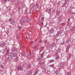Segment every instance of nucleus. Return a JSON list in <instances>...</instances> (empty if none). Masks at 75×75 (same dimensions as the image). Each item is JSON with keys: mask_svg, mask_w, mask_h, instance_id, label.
I'll list each match as a JSON object with an SVG mask.
<instances>
[{"mask_svg": "<svg viewBox=\"0 0 75 75\" xmlns=\"http://www.w3.org/2000/svg\"><path fill=\"white\" fill-rule=\"evenodd\" d=\"M68 0H64V3H66V4H67V2L68 1Z\"/></svg>", "mask_w": 75, "mask_h": 75, "instance_id": "nucleus-43", "label": "nucleus"}, {"mask_svg": "<svg viewBox=\"0 0 75 75\" xmlns=\"http://www.w3.org/2000/svg\"><path fill=\"white\" fill-rule=\"evenodd\" d=\"M14 1H15V0H11V1L12 3H13V2H14Z\"/></svg>", "mask_w": 75, "mask_h": 75, "instance_id": "nucleus-48", "label": "nucleus"}, {"mask_svg": "<svg viewBox=\"0 0 75 75\" xmlns=\"http://www.w3.org/2000/svg\"><path fill=\"white\" fill-rule=\"evenodd\" d=\"M55 73L56 74H59V71L58 70H56L55 71Z\"/></svg>", "mask_w": 75, "mask_h": 75, "instance_id": "nucleus-31", "label": "nucleus"}, {"mask_svg": "<svg viewBox=\"0 0 75 75\" xmlns=\"http://www.w3.org/2000/svg\"><path fill=\"white\" fill-rule=\"evenodd\" d=\"M6 45V43L3 42L0 44V47H5Z\"/></svg>", "mask_w": 75, "mask_h": 75, "instance_id": "nucleus-5", "label": "nucleus"}, {"mask_svg": "<svg viewBox=\"0 0 75 75\" xmlns=\"http://www.w3.org/2000/svg\"><path fill=\"white\" fill-rule=\"evenodd\" d=\"M0 67H1L2 69H3V64L0 65Z\"/></svg>", "mask_w": 75, "mask_h": 75, "instance_id": "nucleus-36", "label": "nucleus"}, {"mask_svg": "<svg viewBox=\"0 0 75 75\" xmlns=\"http://www.w3.org/2000/svg\"><path fill=\"white\" fill-rule=\"evenodd\" d=\"M71 42V40H66V43H68L69 42Z\"/></svg>", "mask_w": 75, "mask_h": 75, "instance_id": "nucleus-28", "label": "nucleus"}, {"mask_svg": "<svg viewBox=\"0 0 75 75\" xmlns=\"http://www.w3.org/2000/svg\"><path fill=\"white\" fill-rule=\"evenodd\" d=\"M45 11H46V12H48V9H46V10H45Z\"/></svg>", "mask_w": 75, "mask_h": 75, "instance_id": "nucleus-54", "label": "nucleus"}, {"mask_svg": "<svg viewBox=\"0 0 75 75\" xmlns=\"http://www.w3.org/2000/svg\"><path fill=\"white\" fill-rule=\"evenodd\" d=\"M55 45H56L55 43H52L51 44V46L50 47V48H51V49H52V48H53L54 47V46H55Z\"/></svg>", "mask_w": 75, "mask_h": 75, "instance_id": "nucleus-7", "label": "nucleus"}, {"mask_svg": "<svg viewBox=\"0 0 75 75\" xmlns=\"http://www.w3.org/2000/svg\"><path fill=\"white\" fill-rule=\"evenodd\" d=\"M61 25H62L63 26V25H65L66 24H64V23H62L61 24Z\"/></svg>", "mask_w": 75, "mask_h": 75, "instance_id": "nucleus-41", "label": "nucleus"}, {"mask_svg": "<svg viewBox=\"0 0 75 75\" xmlns=\"http://www.w3.org/2000/svg\"><path fill=\"white\" fill-rule=\"evenodd\" d=\"M32 73H33V71L32 70H29L27 72V75H31Z\"/></svg>", "mask_w": 75, "mask_h": 75, "instance_id": "nucleus-4", "label": "nucleus"}, {"mask_svg": "<svg viewBox=\"0 0 75 75\" xmlns=\"http://www.w3.org/2000/svg\"><path fill=\"white\" fill-rule=\"evenodd\" d=\"M47 41L45 40L44 42V43L45 44H46V43H47Z\"/></svg>", "mask_w": 75, "mask_h": 75, "instance_id": "nucleus-51", "label": "nucleus"}, {"mask_svg": "<svg viewBox=\"0 0 75 75\" xmlns=\"http://www.w3.org/2000/svg\"><path fill=\"white\" fill-rule=\"evenodd\" d=\"M28 58H30H30H31V55L30 54H29L28 56Z\"/></svg>", "mask_w": 75, "mask_h": 75, "instance_id": "nucleus-34", "label": "nucleus"}, {"mask_svg": "<svg viewBox=\"0 0 75 75\" xmlns=\"http://www.w3.org/2000/svg\"><path fill=\"white\" fill-rule=\"evenodd\" d=\"M54 32V29H50L49 31V33L51 34H52L53 32Z\"/></svg>", "mask_w": 75, "mask_h": 75, "instance_id": "nucleus-6", "label": "nucleus"}, {"mask_svg": "<svg viewBox=\"0 0 75 75\" xmlns=\"http://www.w3.org/2000/svg\"><path fill=\"white\" fill-rule=\"evenodd\" d=\"M60 3H61V2H60V1H58L57 3V5H58V6H59V5L60 4Z\"/></svg>", "mask_w": 75, "mask_h": 75, "instance_id": "nucleus-42", "label": "nucleus"}, {"mask_svg": "<svg viewBox=\"0 0 75 75\" xmlns=\"http://www.w3.org/2000/svg\"><path fill=\"white\" fill-rule=\"evenodd\" d=\"M28 21H31V19H27Z\"/></svg>", "mask_w": 75, "mask_h": 75, "instance_id": "nucleus-45", "label": "nucleus"}, {"mask_svg": "<svg viewBox=\"0 0 75 75\" xmlns=\"http://www.w3.org/2000/svg\"><path fill=\"white\" fill-rule=\"evenodd\" d=\"M41 20L42 21H43L44 20V18L43 17H42L41 18Z\"/></svg>", "mask_w": 75, "mask_h": 75, "instance_id": "nucleus-40", "label": "nucleus"}, {"mask_svg": "<svg viewBox=\"0 0 75 75\" xmlns=\"http://www.w3.org/2000/svg\"><path fill=\"white\" fill-rule=\"evenodd\" d=\"M19 38L18 37V36H17V35H16V38Z\"/></svg>", "mask_w": 75, "mask_h": 75, "instance_id": "nucleus-58", "label": "nucleus"}, {"mask_svg": "<svg viewBox=\"0 0 75 75\" xmlns=\"http://www.w3.org/2000/svg\"><path fill=\"white\" fill-rule=\"evenodd\" d=\"M36 6L37 7H38V4H36Z\"/></svg>", "mask_w": 75, "mask_h": 75, "instance_id": "nucleus-52", "label": "nucleus"}, {"mask_svg": "<svg viewBox=\"0 0 75 75\" xmlns=\"http://www.w3.org/2000/svg\"><path fill=\"white\" fill-rule=\"evenodd\" d=\"M31 43H34V42L33 41H32L31 42Z\"/></svg>", "mask_w": 75, "mask_h": 75, "instance_id": "nucleus-59", "label": "nucleus"}, {"mask_svg": "<svg viewBox=\"0 0 75 75\" xmlns=\"http://www.w3.org/2000/svg\"><path fill=\"white\" fill-rule=\"evenodd\" d=\"M18 57H16L15 58V61H17L18 60Z\"/></svg>", "mask_w": 75, "mask_h": 75, "instance_id": "nucleus-35", "label": "nucleus"}, {"mask_svg": "<svg viewBox=\"0 0 75 75\" xmlns=\"http://www.w3.org/2000/svg\"><path fill=\"white\" fill-rule=\"evenodd\" d=\"M50 67H54V64H51V65H50Z\"/></svg>", "mask_w": 75, "mask_h": 75, "instance_id": "nucleus-39", "label": "nucleus"}, {"mask_svg": "<svg viewBox=\"0 0 75 75\" xmlns=\"http://www.w3.org/2000/svg\"><path fill=\"white\" fill-rule=\"evenodd\" d=\"M71 57V54H70L69 55V59H70Z\"/></svg>", "mask_w": 75, "mask_h": 75, "instance_id": "nucleus-37", "label": "nucleus"}, {"mask_svg": "<svg viewBox=\"0 0 75 75\" xmlns=\"http://www.w3.org/2000/svg\"><path fill=\"white\" fill-rule=\"evenodd\" d=\"M25 19L23 18L20 21V23H23L24 22H25Z\"/></svg>", "mask_w": 75, "mask_h": 75, "instance_id": "nucleus-11", "label": "nucleus"}, {"mask_svg": "<svg viewBox=\"0 0 75 75\" xmlns=\"http://www.w3.org/2000/svg\"><path fill=\"white\" fill-rule=\"evenodd\" d=\"M21 7L23 8L24 7H25V5L24 4V3H23L21 5Z\"/></svg>", "mask_w": 75, "mask_h": 75, "instance_id": "nucleus-16", "label": "nucleus"}, {"mask_svg": "<svg viewBox=\"0 0 75 75\" xmlns=\"http://www.w3.org/2000/svg\"><path fill=\"white\" fill-rule=\"evenodd\" d=\"M34 48H37V46H35L34 47Z\"/></svg>", "mask_w": 75, "mask_h": 75, "instance_id": "nucleus-61", "label": "nucleus"}, {"mask_svg": "<svg viewBox=\"0 0 75 75\" xmlns=\"http://www.w3.org/2000/svg\"><path fill=\"white\" fill-rule=\"evenodd\" d=\"M13 51H16V50H14V49H13Z\"/></svg>", "mask_w": 75, "mask_h": 75, "instance_id": "nucleus-60", "label": "nucleus"}, {"mask_svg": "<svg viewBox=\"0 0 75 75\" xmlns=\"http://www.w3.org/2000/svg\"><path fill=\"white\" fill-rule=\"evenodd\" d=\"M58 40H59V39H57V40H56V41H58Z\"/></svg>", "mask_w": 75, "mask_h": 75, "instance_id": "nucleus-63", "label": "nucleus"}, {"mask_svg": "<svg viewBox=\"0 0 75 75\" xmlns=\"http://www.w3.org/2000/svg\"><path fill=\"white\" fill-rule=\"evenodd\" d=\"M51 9H52L51 8H50L49 9V10H48V13H49V14H50Z\"/></svg>", "mask_w": 75, "mask_h": 75, "instance_id": "nucleus-24", "label": "nucleus"}, {"mask_svg": "<svg viewBox=\"0 0 75 75\" xmlns=\"http://www.w3.org/2000/svg\"><path fill=\"white\" fill-rule=\"evenodd\" d=\"M6 10H7V11H9V10H10V6H8V7H7L6 8Z\"/></svg>", "mask_w": 75, "mask_h": 75, "instance_id": "nucleus-27", "label": "nucleus"}, {"mask_svg": "<svg viewBox=\"0 0 75 75\" xmlns=\"http://www.w3.org/2000/svg\"><path fill=\"white\" fill-rule=\"evenodd\" d=\"M53 5L54 6H56V3H54V4H53Z\"/></svg>", "mask_w": 75, "mask_h": 75, "instance_id": "nucleus-56", "label": "nucleus"}, {"mask_svg": "<svg viewBox=\"0 0 75 75\" xmlns=\"http://www.w3.org/2000/svg\"><path fill=\"white\" fill-rule=\"evenodd\" d=\"M64 64L63 63H62L60 64L59 67L60 69H62L64 68Z\"/></svg>", "mask_w": 75, "mask_h": 75, "instance_id": "nucleus-8", "label": "nucleus"}, {"mask_svg": "<svg viewBox=\"0 0 75 75\" xmlns=\"http://www.w3.org/2000/svg\"><path fill=\"white\" fill-rule=\"evenodd\" d=\"M69 22H67V26L69 25Z\"/></svg>", "mask_w": 75, "mask_h": 75, "instance_id": "nucleus-53", "label": "nucleus"}, {"mask_svg": "<svg viewBox=\"0 0 75 75\" xmlns=\"http://www.w3.org/2000/svg\"><path fill=\"white\" fill-rule=\"evenodd\" d=\"M9 22H11V24L14 25L15 24V22L11 19V18H10L8 20Z\"/></svg>", "mask_w": 75, "mask_h": 75, "instance_id": "nucleus-1", "label": "nucleus"}, {"mask_svg": "<svg viewBox=\"0 0 75 75\" xmlns=\"http://www.w3.org/2000/svg\"><path fill=\"white\" fill-rule=\"evenodd\" d=\"M30 39H31V40H32L33 39H32V38H30Z\"/></svg>", "mask_w": 75, "mask_h": 75, "instance_id": "nucleus-64", "label": "nucleus"}, {"mask_svg": "<svg viewBox=\"0 0 75 75\" xmlns=\"http://www.w3.org/2000/svg\"><path fill=\"white\" fill-rule=\"evenodd\" d=\"M60 51H61L60 49H58L57 50L56 52L57 53H59V52H60Z\"/></svg>", "mask_w": 75, "mask_h": 75, "instance_id": "nucleus-21", "label": "nucleus"}, {"mask_svg": "<svg viewBox=\"0 0 75 75\" xmlns=\"http://www.w3.org/2000/svg\"><path fill=\"white\" fill-rule=\"evenodd\" d=\"M70 47H71V46H70V45H67V47L66 48V50L68 51V50H69V48H70Z\"/></svg>", "mask_w": 75, "mask_h": 75, "instance_id": "nucleus-12", "label": "nucleus"}, {"mask_svg": "<svg viewBox=\"0 0 75 75\" xmlns=\"http://www.w3.org/2000/svg\"><path fill=\"white\" fill-rule=\"evenodd\" d=\"M62 19V17L61 16L59 17L58 18V20L59 22H61V21Z\"/></svg>", "mask_w": 75, "mask_h": 75, "instance_id": "nucleus-22", "label": "nucleus"}, {"mask_svg": "<svg viewBox=\"0 0 75 75\" xmlns=\"http://www.w3.org/2000/svg\"><path fill=\"white\" fill-rule=\"evenodd\" d=\"M67 5V4L66 3H64L62 5V7H65L66 6V5Z\"/></svg>", "mask_w": 75, "mask_h": 75, "instance_id": "nucleus-26", "label": "nucleus"}, {"mask_svg": "<svg viewBox=\"0 0 75 75\" xmlns=\"http://www.w3.org/2000/svg\"><path fill=\"white\" fill-rule=\"evenodd\" d=\"M6 1H7V0H3L4 3H5L6 2Z\"/></svg>", "mask_w": 75, "mask_h": 75, "instance_id": "nucleus-44", "label": "nucleus"}, {"mask_svg": "<svg viewBox=\"0 0 75 75\" xmlns=\"http://www.w3.org/2000/svg\"><path fill=\"white\" fill-rule=\"evenodd\" d=\"M12 55H13V57H16V56L17 55V53H13Z\"/></svg>", "mask_w": 75, "mask_h": 75, "instance_id": "nucleus-15", "label": "nucleus"}, {"mask_svg": "<svg viewBox=\"0 0 75 75\" xmlns=\"http://www.w3.org/2000/svg\"><path fill=\"white\" fill-rule=\"evenodd\" d=\"M31 65L30 64H29L28 65L27 67V68L28 69H30V68H31Z\"/></svg>", "mask_w": 75, "mask_h": 75, "instance_id": "nucleus-17", "label": "nucleus"}, {"mask_svg": "<svg viewBox=\"0 0 75 75\" xmlns=\"http://www.w3.org/2000/svg\"><path fill=\"white\" fill-rule=\"evenodd\" d=\"M8 57L6 58L8 61H11V59H12V56L8 55Z\"/></svg>", "mask_w": 75, "mask_h": 75, "instance_id": "nucleus-3", "label": "nucleus"}, {"mask_svg": "<svg viewBox=\"0 0 75 75\" xmlns=\"http://www.w3.org/2000/svg\"><path fill=\"white\" fill-rule=\"evenodd\" d=\"M38 70H37L35 71L34 75H36L38 74Z\"/></svg>", "mask_w": 75, "mask_h": 75, "instance_id": "nucleus-14", "label": "nucleus"}, {"mask_svg": "<svg viewBox=\"0 0 75 75\" xmlns=\"http://www.w3.org/2000/svg\"><path fill=\"white\" fill-rule=\"evenodd\" d=\"M31 10H32V9L30 10L29 11H28V8H26L25 10V12H24V13L26 14H27V13H30V12L31 11Z\"/></svg>", "mask_w": 75, "mask_h": 75, "instance_id": "nucleus-2", "label": "nucleus"}, {"mask_svg": "<svg viewBox=\"0 0 75 75\" xmlns=\"http://www.w3.org/2000/svg\"><path fill=\"white\" fill-rule=\"evenodd\" d=\"M19 52L21 53H22V54H23V51H22V50H19Z\"/></svg>", "mask_w": 75, "mask_h": 75, "instance_id": "nucleus-46", "label": "nucleus"}, {"mask_svg": "<svg viewBox=\"0 0 75 75\" xmlns=\"http://www.w3.org/2000/svg\"><path fill=\"white\" fill-rule=\"evenodd\" d=\"M50 55H48L47 57V58H50Z\"/></svg>", "mask_w": 75, "mask_h": 75, "instance_id": "nucleus-57", "label": "nucleus"}, {"mask_svg": "<svg viewBox=\"0 0 75 75\" xmlns=\"http://www.w3.org/2000/svg\"><path fill=\"white\" fill-rule=\"evenodd\" d=\"M55 58L57 59H58L59 58V55H58V54H57V56L55 57Z\"/></svg>", "mask_w": 75, "mask_h": 75, "instance_id": "nucleus-19", "label": "nucleus"}, {"mask_svg": "<svg viewBox=\"0 0 75 75\" xmlns=\"http://www.w3.org/2000/svg\"><path fill=\"white\" fill-rule=\"evenodd\" d=\"M59 35V33H57V34H56V35L55 36V37L56 38L57 37H58Z\"/></svg>", "mask_w": 75, "mask_h": 75, "instance_id": "nucleus-30", "label": "nucleus"}, {"mask_svg": "<svg viewBox=\"0 0 75 75\" xmlns=\"http://www.w3.org/2000/svg\"><path fill=\"white\" fill-rule=\"evenodd\" d=\"M74 28H71V31H74Z\"/></svg>", "mask_w": 75, "mask_h": 75, "instance_id": "nucleus-38", "label": "nucleus"}, {"mask_svg": "<svg viewBox=\"0 0 75 75\" xmlns=\"http://www.w3.org/2000/svg\"><path fill=\"white\" fill-rule=\"evenodd\" d=\"M38 61L39 62H41V57H38Z\"/></svg>", "mask_w": 75, "mask_h": 75, "instance_id": "nucleus-33", "label": "nucleus"}, {"mask_svg": "<svg viewBox=\"0 0 75 75\" xmlns=\"http://www.w3.org/2000/svg\"><path fill=\"white\" fill-rule=\"evenodd\" d=\"M44 47L42 46V47H41V50H40V53L42 51H43V50H44Z\"/></svg>", "mask_w": 75, "mask_h": 75, "instance_id": "nucleus-18", "label": "nucleus"}, {"mask_svg": "<svg viewBox=\"0 0 75 75\" xmlns=\"http://www.w3.org/2000/svg\"><path fill=\"white\" fill-rule=\"evenodd\" d=\"M21 4V2L20 1H18L17 2L15 3V4L16 6H19V4Z\"/></svg>", "mask_w": 75, "mask_h": 75, "instance_id": "nucleus-9", "label": "nucleus"}, {"mask_svg": "<svg viewBox=\"0 0 75 75\" xmlns=\"http://www.w3.org/2000/svg\"><path fill=\"white\" fill-rule=\"evenodd\" d=\"M40 65H44V62H41L40 64Z\"/></svg>", "mask_w": 75, "mask_h": 75, "instance_id": "nucleus-32", "label": "nucleus"}, {"mask_svg": "<svg viewBox=\"0 0 75 75\" xmlns=\"http://www.w3.org/2000/svg\"><path fill=\"white\" fill-rule=\"evenodd\" d=\"M22 7H19L18 8V12H20V11H21V10L22 9Z\"/></svg>", "mask_w": 75, "mask_h": 75, "instance_id": "nucleus-20", "label": "nucleus"}, {"mask_svg": "<svg viewBox=\"0 0 75 75\" xmlns=\"http://www.w3.org/2000/svg\"><path fill=\"white\" fill-rule=\"evenodd\" d=\"M41 42H42V40H41V39H40L39 40V42H40V43H41Z\"/></svg>", "mask_w": 75, "mask_h": 75, "instance_id": "nucleus-47", "label": "nucleus"}, {"mask_svg": "<svg viewBox=\"0 0 75 75\" xmlns=\"http://www.w3.org/2000/svg\"><path fill=\"white\" fill-rule=\"evenodd\" d=\"M44 24V23H43V22H42L41 23V25H43Z\"/></svg>", "mask_w": 75, "mask_h": 75, "instance_id": "nucleus-55", "label": "nucleus"}, {"mask_svg": "<svg viewBox=\"0 0 75 75\" xmlns=\"http://www.w3.org/2000/svg\"><path fill=\"white\" fill-rule=\"evenodd\" d=\"M43 54V52L42 53V54H40L41 57H40V58H42L43 57H44V54Z\"/></svg>", "mask_w": 75, "mask_h": 75, "instance_id": "nucleus-25", "label": "nucleus"}, {"mask_svg": "<svg viewBox=\"0 0 75 75\" xmlns=\"http://www.w3.org/2000/svg\"><path fill=\"white\" fill-rule=\"evenodd\" d=\"M70 22V18H69V19H68V21L67 22H69V23Z\"/></svg>", "mask_w": 75, "mask_h": 75, "instance_id": "nucleus-50", "label": "nucleus"}, {"mask_svg": "<svg viewBox=\"0 0 75 75\" xmlns=\"http://www.w3.org/2000/svg\"><path fill=\"white\" fill-rule=\"evenodd\" d=\"M55 61L54 60H51L49 61V62L50 63H52V62H54Z\"/></svg>", "mask_w": 75, "mask_h": 75, "instance_id": "nucleus-23", "label": "nucleus"}, {"mask_svg": "<svg viewBox=\"0 0 75 75\" xmlns=\"http://www.w3.org/2000/svg\"><path fill=\"white\" fill-rule=\"evenodd\" d=\"M9 28H10L11 30H12V29H13L14 28L13 27L11 26V25H10L9 27Z\"/></svg>", "mask_w": 75, "mask_h": 75, "instance_id": "nucleus-29", "label": "nucleus"}, {"mask_svg": "<svg viewBox=\"0 0 75 75\" xmlns=\"http://www.w3.org/2000/svg\"><path fill=\"white\" fill-rule=\"evenodd\" d=\"M56 14L57 15V16H58V15L61 13V11L59 10H57L56 11Z\"/></svg>", "mask_w": 75, "mask_h": 75, "instance_id": "nucleus-10", "label": "nucleus"}, {"mask_svg": "<svg viewBox=\"0 0 75 75\" xmlns=\"http://www.w3.org/2000/svg\"><path fill=\"white\" fill-rule=\"evenodd\" d=\"M18 28H19V29H20V30H21V26H19Z\"/></svg>", "mask_w": 75, "mask_h": 75, "instance_id": "nucleus-49", "label": "nucleus"}, {"mask_svg": "<svg viewBox=\"0 0 75 75\" xmlns=\"http://www.w3.org/2000/svg\"><path fill=\"white\" fill-rule=\"evenodd\" d=\"M25 38V39H27L28 38V37H26Z\"/></svg>", "mask_w": 75, "mask_h": 75, "instance_id": "nucleus-62", "label": "nucleus"}, {"mask_svg": "<svg viewBox=\"0 0 75 75\" xmlns=\"http://www.w3.org/2000/svg\"><path fill=\"white\" fill-rule=\"evenodd\" d=\"M17 69L18 70H21L22 69V67L21 66H19L17 67Z\"/></svg>", "mask_w": 75, "mask_h": 75, "instance_id": "nucleus-13", "label": "nucleus"}]
</instances>
